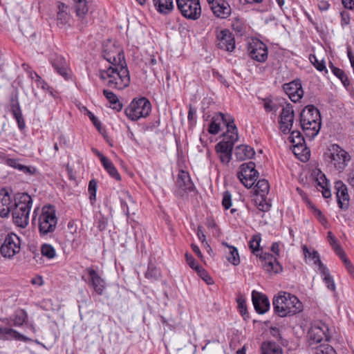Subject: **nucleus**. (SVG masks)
<instances>
[{
    "instance_id": "f257e3e1",
    "label": "nucleus",
    "mask_w": 354,
    "mask_h": 354,
    "mask_svg": "<svg viewBox=\"0 0 354 354\" xmlns=\"http://www.w3.org/2000/svg\"><path fill=\"white\" fill-rule=\"evenodd\" d=\"M219 115L227 127V132L224 134V139L216 145L215 150L219 156L221 162L227 165L232 159L234 143L239 139L238 130L232 115L223 113H220Z\"/></svg>"
},
{
    "instance_id": "f03ea898",
    "label": "nucleus",
    "mask_w": 354,
    "mask_h": 354,
    "mask_svg": "<svg viewBox=\"0 0 354 354\" xmlns=\"http://www.w3.org/2000/svg\"><path fill=\"white\" fill-rule=\"evenodd\" d=\"M275 313L284 317L299 313L303 310L302 303L299 299L286 292H280L274 297L272 301Z\"/></svg>"
},
{
    "instance_id": "7ed1b4c3",
    "label": "nucleus",
    "mask_w": 354,
    "mask_h": 354,
    "mask_svg": "<svg viewBox=\"0 0 354 354\" xmlns=\"http://www.w3.org/2000/svg\"><path fill=\"white\" fill-rule=\"evenodd\" d=\"M300 125L306 136L310 140L313 139L322 126L319 109L313 105L306 106L300 113Z\"/></svg>"
},
{
    "instance_id": "20e7f679",
    "label": "nucleus",
    "mask_w": 354,
    "mask_h": 354,
    "mask_svg": "<svg viewBox=\"0 0 354 354\" xmlns=\"http://www.w3.org/2000/svg\"><path fill=\"white\" fill-rule=\"evenodd\" d=\"M100 77L107 80L109 87L122 89L130 82V75L128 68H107L100 71Z\"/></svg>"
},
{
    "instance_id": "39448f33",
    "label": "nucleus",
    "mask_w": 354,
    "mask_h": 354,
    "mask_svg": "<svg viewBox=\"0 0 354 354\" xmlns=\"http://www.w3.org/2000/svg\"><path fill=\"white\" fill-rule=\"evenodd\" d=\"M324 158L339 171H343L351 160L349 154L337 144H332L327 147Z\"/></svg>"
},
{
    "instance_id": "423d86ee",
    "label": "nucleus",
    "mask_w": 354,
    "mask_h": 354,
    "mask_svg": "<svg viewBox=\"0 0 354 354\" xmlns=\"http://www.w3.org/2000/svg\"><path fill=\"white\" fill-rule=\"evenodd\" d=\"M57 217L56 209L51 205H44L39 217V232L40 236H50L57 227Z\"/></svg>"
},
{
    "instance_id": "0eeeda50",
    "label": "nucleus",
    "mask_w": 354,
    "mask_h": 354,
    "mask_svg": "<svg viewBox=\"0 0 354 354\" xmlns=\"http://www.w3.org/2000/svg\"><path fill=\"white\" fill-rule=\"evenodd\" d=\"M21 197L18 194L17 198L12 201L8 192L5 188L0 189V216L6 217L12 212L13 217L16 219V223L21 227H22V221L21 218L17 215V207L22 210V207H19Z\"/></svg>"
},
{
    "instance_id": "6e6552de",
    "label": "nucleus",
    "mask_w": 354,
    "mask_h": 354,
    "mask_svg": "<svg viewBox=\"0 0 354 354\" xmlns=\"http://www.w3.org/2000/svg\"><path fill=\"white\" fill-rule=\"evenodd\" d=\"M151 110V105L148 99L140 97L133 99L130 104L125 109V115L132 120L137 121L141 118H145L149 115Z\"/></svg>"
},
{
    "instance_id": "1a4fd4ad",
    "label": "nucleus",
    "mask_w": 354,
    "mask_h": 354,
    "mask_svg": "<svg viewBox=\"0 0 354 354\" xmlns=\"http://www.w3.org/2000/svg\"><path fill=\"white\" fill-rule=\"evenodd\" d=\"M103 57L113 66H127L123 50L115 42L109 41L104 45Z\"/></svg>"
},
{
    "instance_id": "9d476101",
    "label": "nucleus",
    "mask_w": 354,
    "mask_h": 354,
    "mask_svg": "<svg viewBox=\"0 0 354 354\" xmlns=\"http://www.w3.org/2000/svg\"><path fill=\"white\" fill-rule=\"evenodd\" d=\"M177 8L183 17L196 20L201 15L200 0H176Z\"/></svg>"
},
{
    "instance_id": "9b49d317",
    "label": "nucleus",
    "mask_w": 354,
    "mask_h": 354,
    "mask_svg": "<svg viewBox=\"0 0 354 354\" xmlns=\"http://www.w3.org/2000/svg\"><path fill=\"white\" fill-rule=\"evenodd\" d=\"M237 173V178L247 187H252L259 177V172L255 169V164L253 162L243 163Z\"/></svg>"
},
{
    "instance_id": "f8f14e48",
    "label": "nucleus",
    "mask_w": 354,
    "mask_h": 354,
    "mask_svg": "<svg viewBox=\"0 0 354 354\" xmlns=\"http://www.w3.org/2000/svg\"><path fill=\"white\" fill-rule=\"evenodd\" d=\"M247 50L250 57L253 60L263 63L268 59V47L258 39H252L248 43Z\"/></svg>"
},
{
    "instance_id": "ddd939ff",
    "label": "nucleus",
    "mask_w": 354,
    "mask_h": 354,
    "mask_svg": "<svg viewBox=\"0 0 354 354\" xmlns=\"http://www.w3.org/2000/svg\"><path fill=\"white\" fill-rule=\"evenodd\" d=\"M21 250V240L14 234H8L1 246V254L4 257L11 258Z\"/></svg>"
},
{
    "instance_id": "4468645a",
    "label": "nucleus",
    "mask_w": 354,
    "mask_h": 354,
    "mask_svg": "<svg viewBox=\"0 0 354 354\" xmlns=\"http://www.w3.org/2000/svg\"><path fill=\"white\" fill-rule=\"evenodd\" d=\"M295 119V112L291 104L288 103L282 108L279 117V124L281 131L284 134L290 132Z\"/></svg>"
},
{
    "instance_id": "2eb2a0df",
    "label": "nucleus",
    "mask_w": 354,
    "mask_h": 354,
    "mask_svg": "<svg viewBox=\"0 0 354 354\" xmlns=\"http://www.w3.org/2000/svg\"><path fill=\"white\" fill-rule=\"evenodd\" d=\"M177 189L175 194L180 198H184L187 192H191L194 189V185L192 183L188 172L180 170L176 179Z\"/></svg>"
},
{
    "instance_id": "dca6fc26",
    "label": "nucleus",
    "mask_w": 354,
    "mask_h": 354,
    "mask_svg": "<svg viewBox=\"0 0 354 354\" xmlns=\"http://www.w3.org/2000/svg\"><path fill=\"white\" fill-rule=\"evenodd\" d=\"M328 328L324 323H319L313 325L308 331L309 344L319 343L323 339H329Z\"/></svg>"
},
{
    "instance_id": "f3484780",
    "label": "nucleus",
    "mask_w": 354,
    "mask_h": 354,
    "mask_svg": "<svg viewBox=\"0 0 354 354\" xmlns=\"http://www.w3.org/2000/svg\"><path fill=\"white\" fill-rule=\"evenodd\" d=\"M216 46L223 50L232 52L235 48V39L232 33L227 29L217 31Z\"/></svg>"
},
{
    "instance_id": "a211bd4d",
    "label": "nucleus",
    "mask_w": 354,
    "mask_h": 354,
    "mask_svg": "<svg viewBox=\"0 0 354 354\" xmlns=\"http://www.w3.org/2000/svg\"><path fill=\"white\" fill-rule=\"evenodd\" d=\"M85 271L88 274V285L91 287L96 294L102 295L106 288V282L98 273L92 268H86Z\"/></svg>"
},
{
    "instance_id": "6ab92c4d",
    "label": "nucleus",
    "mask_w": 354,
    "mask_h": 354,
    "mask_svg": "<svg viewBox=\"0 0 354 354\" xmlns=\"http://www.w3.org/2000/svg\"><path fill=\"white\" fill-rule=\"evenodd\" d=\"M214 15L220 19H227L232 12L228 2L225 0H207Z\"/></svg>"
},
{
    "instance_id": "aec40b11",
    "label": "nucleus",
    "mask_w": 354,
    "mask_h": 354,
    "mask_svg": "<svg viewBox=\"0 0 354 354\" xmlns=\"http://www.w3.org/2000/svg\"><path fill=\"white\" fill-rule=\"evenodd\" d=\"M283 88L288 95L290 100L293 102H299L304 96L301 82L299 79L295 80L289 83L284 84Z\"/></svg>"
},
{
    "instance_id": "412c9836",
    "label": "nucleus",
    "mask_w": 354,
    "mask_h": 354,
    "mask_svg": "<svg viewBox=\"0 0 354 354\" xmlns=\"http://www.w3.org/2000/svg\"><path fill=\"white\" fill-rule=\"evenodd\" d=\"M260 259L263 260L262 266L266 272L277 274L282 271V266L272 254L261 252Z\"/></svg>"
},
{
    "instance_id": "4be33fe9",
    "label": "nucleus",
    "mask_w": 354,
    "mask_h": 354,
    "mask_svg": "<svg viewBox=\"0 0 354 354\" xmlns=\"http://www.w3.org/2000/svg\"><path fill=\"white\" fill-rule=\"evenodd\" d=\"M335 189L339 208L346 209L348 207L349 201V195L346 185L342 181L339 180L335 182Z\"/></svg>"
},
{
    "instance_id": "5701e85b",
    "label": "nucleus",
    "mask_w": 354,
    "mask_h": 354,
    "mask_svg": "<svg viewBox=\"0 0 354 354\" xmlns=\"http://www.w3.org/2000/svg\"><path fill=\"white\" fill-rule=\"evenodd\" d=\"M252 299L254 309L258 313L263 314L268 310L270 301L265 295L253 290L252 292Z\"/></svg>"
},
{
    "instance_id": "b1692460",
    "label": "nucleus",
    "mask_w": 354,
    "mask_h": 354,
    "mask_svg": "<svg viewBox=\"0 0 354 354\" xmlns=\"http://www.w3.org/2000/svg\"><path fill=\"white\" fill-rule=\"evenodd\" d=\"M73 1L76 15L81 20L82 27H84L88 22L86 15L89 10L90 0H73Z\"/></svg>"
},
{
    "instance_id": "393cba45",
    "label": "nucleus",
    "mask_w": 354,
    "mask_h": 354,
    "mask_svg": "<svg viewBox=\"0 0 354 354\" xmlns=\"http://www.w3.org/2000/svg\"><path fill=\"white\" fill-rule=\"evenodd\" d=\"M289 141L293 144L294 153H297V151L299 149L306 150L305 146V140L302 134L299 131H292L290 133V136L288 138Z\"/></svg>"
},
{
    "instance_id": "a878e982",
    "label": "nucleus",
    "mask_w": 354,
    "mask_h": 354,
    "mask_svg": "<svg viewBox=\"0 0 354 354\" xmlns=\"http://www.w3.org/2000/svg\"><path fill=\"white\" fill-rule=\"evenodd\" d=\"M234 155L238 160H244L253 158L255 151L253 148L248 145H241L235 148Z\"/></svg>"
},
{
    "instance_id": "bb28decb",
    "label": "nucleus",
    "mask_w": 354,
    "mask_h": 354,
    "mask_svg": "<svg viewBox=\"0 0 354 354\" xmlns=\"http://www.w3.org/2000/svg\"><path fill=\"white\" fill-rule=\"evenodd\" d=\"M156 10L162 15H167L174 10L173 0H153Z\"/></svg>"
},
{
    "instance_id": "cd10ccee",
    "label": "nucleus",
    "mask_w": 354,
    "mask_h": 354,
    "mask_svg": "<svg viewBox=\"0 0 354 354\" xmlns=\"http://www.w3.org/2000/svg\"><path fill=\"white\" fill-rule=\"evenodd\" d=\"M261 354H283L282 348L274 342L266 341L261 344Z\"/></svg>"
},
{
    "instance_id": "c85d7f7f",
    "label": "nucleus",
    "mask_w": 354,
    "mask_h": 354,
    "mask_svg": "<svg viewBox=\"0 0 354 354\" xmlns=\"http://www.w3.org/2000/svg\"><path fill=\"white\" fill-rule=\"evenodd\" d=\"M10 111L14 118L16 120L19 129L22 130V115L17 98L15 99L13 97L11 98Z\"/></svg>"
},
{
    "instance_id": "c756f323",
    "label": "nucleus",
    "mask_w": 354,
    "mask_h": 354,
    "mask_svg": "<svg viewBox=\"0 0 354 354\" xmlns=\"http://www.w3.org/2000/svg\"><path fill=\"white\" fill-rule=\"evenodd\" d=\"M0 339L2 340H21L22 339V335L19 332L10 327H0Z\"/></svg>"
},
{
    "instance_id": "7c9ffc66",
    "label": "nucleus",
    "mask_w": 354,
    "mask_h": 354,
    "mask_svg": "<svg viewBox=\"0 0 354 354\" xmlns=\"http://www.w3.org/2000/svg\"><path fill=\"white\" fill-rule=\"evenodd\" d=\"M120 205L121 207L124 212L125 215L127 218L129 217V203H133L134 201L133 200V198L130 195V194L127 191H122L120 193Z\"/></svg>"
},
{
    "instance_id": "2f4dec72",
    "label": "nucleus",
    "mask_w": 354,
    "mask_h": 354,
    "mask_svg": "<svg viewBox=\"0 0 354 354\" xmlns=\"http://www.w3.org/2000/svg\"><path fill=\"white\" fill-rule=\"evenodd\" d=\"M30 77L32 80L33 86H35L37 88H41L44 91L49 92L53 95V88H51L38 74L35 72H30Z\"/></svg>"
},
{
    "instance_id": "473e14b6",
    "label": "nucleus",
    "mask_w": 354,
    "mask_h": 354,
    "mask_svg": "<svg viewBox=\"0 0 354 354\" xmlns=\"http://www.w3.org/2000/svg\"><path fill=\"white\" fill-rule=\"evenodd\" d=\"M231 27L239 36H243L245 35L248 30V26L245 21L241 18H234L232 21Z\"/></svg>"
},
{
    "instance_id": "72a5a7b5",
    "label": "nucleus",
    "mask_w": 354,
    "mask_h": 354,
    "mask_svg": "<svg viewBox=\"0 0 354 354\" xmlns=\"http://www.w3.org/2000/svg\"><path fill=\"white\" fill-rule=\"evenodd\" d=\"M103 93L106 98L109 100L111 104V108L116 110L117 111H120L122 109V104L118 100L117 95L113 93L112 91L108 90H104Z\"/></svg>"
},
{
    "instance_id": "f704fd0d",
    "label": "nucleus",
    "mask_w": 354,
    "mask_h": 354,
    "mask_svg": "<svg viewBox=\"0 0 354 354\" xmlns=\"http://www.w3.org/2000/svg\"><path fill=\"white\" fill-rule=\"evenodd\" d=\"M269 189L270 185L268 181L266 179H261L258 180L254 187L256 196H266L268 194Z\"/></svg>"
},
{
    "instance_id": "c9c22d12",
    "label": "nucleus",
    "mask_w": 354,
    "mask_h": 354,
    "mask_svg": "<svg viewBox=\"0 0 354 354\" xmlns=\"http://www.w3.org/2000/svg\"><path fill=\"white\" fill-rule=\"evenodd\" d=\"M57 8V20L58 24L62 25L67 24L69 20V15L67 12L68 7L64 3L59 2Z\"/></svg>"
},
{
    "instance_id": "e433bc0d",
    "label": "nucleus",
    "mask_w": 354,
    "mask_h": 354,
    "mask_svg": "<svg viewBox=\"0 0 354 354\" xmlns=\"http://www.w3.org/2000/svg\"><path fill=\"white\" fill-rule=\"evenodd\" d=\"M253 201L255 206L261 212H268L271 207V203L269 201H267L266 196H255Z\"/></svg>"
},
{
    "instance_id": "4c0bfd02",
    "label": "nucleus",
    "mask_w": 354,
    "mask_h": 354,
    "mask_svg": "<svg viewBox=\"0 0 354 354\" xmlns=\"http://www.w3.org/2000/svg\"><path fill=\"white\" fill-rule=\"evenodd\" d=\"M101 163L103 165L104 169L112 178L117 180H120L121 179L120 175L119 174L117 169L109 159L106 158Z\"/></svg>"
},
{
    "instance_id": "58836bf2",
    "label": "nucleus",
    "mask_w": 354,
    "mask_h": 354,
    "mask_svg": "<svg viewBox=\"0 0 354 354\" xmlns=\"http://www.w3.org/2000/svg\"><path fill=\"white\" fill-rule=\"evenodd\" d=\"M317 185L322 189L323 197L328 198L331 196L330 190L329 189V183L324 174H321L319 178H317Z\"/></svg>"
},
{
    "instance_id": "ea45409f",
    "label": "nucleus",
    "mask_w": 354,
    "mask_h": 354,
    "mask_svg": "<svg viewBox=\"0 0 354 354\" xmlns=\"http://www.w3.org/2000/svg\"><path fill=\"white\" fill-rule=\"evenodd\" d=\"M321 274L324 277V281L326 285L328 290L331 291L335 290V284L334 280L331 275L330 274L329 270L326 266L322 267V269L319 270Z\"/></svg>"
},
{
    "instance_id": "a19ab883",
    "label": "nucleus",
    "mask_w": 354,
    "mask_h": 354,
    "mask_svg": "<svg viewBox=\"0 0 354 354\" xmlns=\"http://www.w3.org/2000/svg\"><path fill=\"white\" fill-rule=\"evenodd\" d=\"M223 245L229 249V255L227 257L228 261L234 266L239 265L240 263V258L236 248L230 245L225 242H223Z\"/></svg>"
},
{
    "instance_id": "79ce46f5",
    "label": "nucleus",
    "mask_w": 354,
    "mask_h": 354,
    "mask_svg": "<svg viewBox=\"0 0 354 354\" xmlns=\"http://www.w3.org/2000/svg\"><path fill=\"white\" fill-rule=\"evenodd\" d=\"M303 250L305 257L313 259L314 263L319 266V270L325 266L321 261L319 253L317 251H310L306 245L304 246Z\"/></svg>"
},
{
    "instance_id": "37998d69",
    "label": "nucleus",
    "mask_w": 354,
    "mask_h": 354,
    "mask_svg": "<svg viewBox=\"0 0 354 354\" xmlns=\"http://www.w3.org/2000/svg\"><path fill=\"white\" fill-rule=\"evenodd\" d=\"M220 113L221 112L218 113L217 115L216 116H214L212 119V121L208 128V132L210 134L216 135L220 131L219 121L221 120L223 122V120L221 119V117L219 115Z\"/></svg>"
},
{
    "instance_id": "c03bdc74",
    "label": "nucleus",
    "mask_w": 354,
    "mask_h": 354,
    "mask_svg": "<svg viewBox=\"0 0 354 354\" xmlns=\"http://www.w3.org/2000/svg\"><path fill=\"white\" fill-rule=\"evenodd\" d=\"M41 254L43 257L52 259L56 256V251L54 247L48 243H44L41 246Z\"/></svg>"
},
{
    "instance_id": "a18cd8bd",
    "label": "nucleus",
    "mask_w": 354,
    "mask_h": 354,
    "mask_svg": "<svg viewBox=\"0 0 354 354\" xmlns=\"http://www.w3.org/2000/svg\"><path fill=\"white\" fill-rule=\"evenodd\" d=\"M260 242H261L260 234H255L252 236V238L251 239V240L250 241V243H249V247L252 250V253L259 257H260L261 253L259 254L258 252L260 251V249H259Z\"/></svg>"
},
{
    "instance_id": "49530a36",
    "label": "nucleus",
    "mask_w": 354,
    "mask_h": 354,
    "mask_svg": "<svg viewBox=\"0 0 354 354\" xmlns=\"http://www.w3.org/2000/svg\"><path fill=\"white\" fill-rule=\"evenodd\" d=\"M24 204L26 205V206L24 207V214H26V218L24 221V228L25 226L28 224V221H26V218H28V216L29 214V212L32 207V200L31 196L26 192H24Z\"/></svg>"
},
{
    "instance_id": "de8ad7c7",
    "label": "nucleus",
    "mask_w": 354,
    "mask_h": 354,
    "mask_svg": "<svg viewBox=\"0 0 354 354\" xmlns=\"http://www.w3.org/2000/svg\"><path fill=\"white\" fill-rule=\"evenodd\" d=\"M160 276V270L151 263L148 265V269L145 272V277L151 280L156 281Z\"/></svg>"
},
{
    "instance_id": "09e8293b",
    "label": "nucleus",
    "mask_w": 354,
    "mask_h": 354,
    "mask_svg": "<svg viewBox=\"0 0 354 354\" xmlns=\"http://www.w3.org/2000/svg\"><path fill=\"white\" fill-rule=\"evenodd\" d=\"M313 348V354H337L335 349L328 344H320Z\"/></svg>"
},
{
    "instance_id": "8fccbe9b",
    "label": "nucleus",
    "mask_w": 354,
    "mask_h": 354,
    "mask_svg": "<svg viewBox=\"0 0 354 354\" xmlns=\"http://www.w3.org/2000/svg\"><path fill=\"white\" fill-rule=\"evenodd\" d=\"M333 72V73L338 77L344 86H348L350 85V81L344 73V71L340 68H330Z\"/></svg>"
},
{
    "instance_id": "3c124183",
    "label": "nucleus",
    "mask_w": 354,
    "mask_h": 354,
    "mask_svg": "<svg viewBox=\"0 0 354 354\" xmlns=\"http://www.w3.org/2000/svg\"><path fill=\"white\" fill-rule=\"evenodd\" d=\"M88 192L89 193V199L91 204L95 201L96 192H97V182L95 180L92 179L88 183Z\"/></svg>"
},
{
    "instance_id": "603ef678",
    "label": "nucleus",
    "mask_w": 354,
    "mask_h": 354,
    "mask_svg": "<svg viewBox=\"0 0 354 354\" xmlns=\"http://www.w3.org/2000/svg\"><path fill=\"white\" fill-rule=\"evenodd\" d=\"M263 102V108L266 112H276L278 109V106L274 104L272 101L269 98H265L262 100Z\"/></svg>"
},
{
    "instance_id": "864d4df0",
    "label": "nucleus",
    "mask_w": 354,
    "mask_h": 354,
    "mask_svg": "<svg viewBox=\"0 0 354 354\" xmlns=\"http://www.w3.org/2000/svg\"><path fill=\"white\" fill-rule=\"evenodd\" d=\"M222 205L225 209L232 206V195L229 191H225L223 194Z\"/></svg>"
},
{
    "instance_id": "5fc2aeb1",
    "label": "nucleus",
    "mask_w": 354,
    "mask_h": 354,
    "mask_svg": "<svg viewBox=\"0 0 354 354\" xmlns=\"http://www.w3.org/2000/svg\"><path fill=\"white\" fill-rule=\"evenodd\" d=\"M6 165L14 169H17L19 171L22 170V164L20 162V159L8 157Z\"/></svg>"
},
{
    "instance_id": "6e6d98bb",
    "label": "nucleus",
    "mask_w": 354,
    "mask_h": 354,
    "mask_svg": "<svg viewBox=\"0 0 354 354\" xmlns=\"http://www.w3.org/2000/svg\"><path fill=\"white\" fill-rule=\"evenodd\" d=\"M185 257H186V261H187V264L192 268V269H194L196 270H197L198 272H201V267H200L196 260L194 259V258L192 257V255L191 254H185Z\"/></svg>"
},
{
    "instance_id": "4d7b16f0",
    "label": "nucleus",
    "mask_w": 354,
    "mask_h": 354,
    "mask_svg": "<svg viewBox=\"0 0 354 354\" xmlns=\"http://www.w3.org/2000/svg\"><path fill=\"white\" fill-rule=\"evenodd\" d=\"M56 71L62 75L65 80H69L72 77V73L70 68H55Z\"/></svg>"
},
{
    "instance_id": "13d9d810",
    "label": "nucleus",
    "mask_w": 354,
    "mask_h": 354,
    "mask_svg": "<svg viewBox=\"0 0 354 354\" xmlns=\"http://www.w3.org/2000/svg\"><path fill=\"white\" fill-rule=\"evenodd\" d=\"M236 301L240 313L244 316L248 313L245 299L242 297H239L237 298Z\"/></svg>"
},
{
    "instance_id": "bf43d9fd",
    "label": "nucleus",
    "mask_w": 354,
    "mask_h": 354,
    "mask_svg": "<svg viewBox=\"0 0 354 354\" xmlns=\"http://www.w3.org/2000/svg\"><path fill=\"white\" fill-rule=\"evenodd\" d=\"M53 66H64L67 65V62L64 57L61 55H55V58L52 60Z\"/></svg>"
},
{
    "instance_id": "052dcab7",
    "label": "nucleus",
    "mask_w": 354,
    "mask_h": 354,
    "mask_svg": "<svg viewBox=\"0 0 354 354\" xmlns=\"http://www.w3.org/2000/svg\"><path fill=\"white\" fill-rule=\"evenodd\" d=\"M24 173L29 175H36L38 172L35 167L24 165Z\"/></svg>"
},
{
    "instance_id": "680f3d73",
    "label": "nucleus",
    "mask_w": 354,
    "mask_h": 354,
    "mask_svg": "<svg viewBox=\"0 0 354 354\" xmlns=\"http://www.w3.org/2000/svg\"><path fill=\"white\" fill-rule=\"evenodd\" d=\"M333 249L342 261L347 258L344 251L341 248L339 245H336Z\"/></svg>"
},
{
    "instance_id": "e2e57ef3",
    "label": "nucleus",
    "mask_w": 354,
    "mask_h": 354,
    "mask_svg": "<svg viewBox=\"0 0 354 354\" xmlns=\"http://www.w3.org/2000/svg\"><path fill=\"white\" fill-rule=\"evenodd\" d=\"M328 239L329 243L334 248L336 245H339L337 241L331 232H328Z\"/></svg>"
},
{
    "instance_id": "0e129e2a",
    "label": "nucleus",
    "mask_w": 354,
    "mask_h": 354,
    "mask_svg": "<svg viewBox=\"0 0 354 354\" xmlns=\"http://www.w3.org/2000/svg\"><path fill=\"white\" fill-rule=\"evenodd\" d=\"M29 250L34 255L33 257L35 259L37 257H39V250L37 249V246L35 243H31L28 245Z\"/></svg>"
},
{
    "instance_id": "69168bd1",
    "label": "nucleus",
    "mask_w": 354,
    "mask_h": 354,
    "mask_svg": "<svg viewBox=\"0 0 354 354\" xmlns=\"http://www.w3.org/2000/svg\"><path fill=\"white\" fill-rule=\"evenodd\" d=\"M30 283L32 285L40 286L43 284V279L41 276H36L30 279Z\"/></svg>"
},
{
    "instance_id": "338daca9",
    "label": "nucleus",
    "mask_w": 354,
    "mask_h": 354,
    "mask_svg": "<svg viewBox=\"0 0 354 354\" xmlns=\"http://www.w3.org/2000/svg\"><path fill=\"white\" fill-rule=\"evenodd\" d=\"M342 4L344 6L348 9L354 8V1L353 0H342Z\"/></svg>"
},
{
    "instance_id": "774afa93",
    "label": "nucleus",
    "mask_w": 354,
    "mask_h": 354,
    "mask_svg": "<svg viewBox=\"0 0 354 354\" xmlns=\"http://www.w3.org/2000/svg\"><path fill=\"white\" fill-rule=\"evenodd\" d=\"M347 181L351 186L354 187V169L348 173Z\"/></svg>"
}]
</instances>
